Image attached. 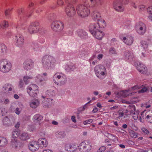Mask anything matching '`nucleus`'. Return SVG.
I'll return each mask as SVG.
<instances>
[{
    "label": "nucleus",
    "instance_id": "1",
    "mask_svg": "<svg viewBox=\"0 0 152 152\" xmlns=\"http://www.w3.org/2000/svg\"><path fill=\"white\" fill-rule=\"evenodd\" d=\"M84 1V5L80 4L77 7V13L82 18L88 16L90 14V11L88 7H96L101 5L103 0H82Z\"/></svg>",
    "mask_w": 152,
    "mask_h": 152
},
{
    "label": "nucleus",
    "instance_id": "2",
    "mask_svg": "<svg viewBox=\"0 0 152 152\" xmlns=\"http://www.w3.org/2000/svg\"><path fill=\"white\" fill-rule=\"evenodd\" d=\"M57 64L55 59L51 56L47 55L42 58V64L43 67L46 69H53Z\"/></svg>",
    "mask_w": 152,
    "mask_h": 152
},
{
    "label": "nucleus",
    "instance_id": "3",
    "mask_svg": "<svg viewBox=\"0 0 152 152\" xmlns=\"http://www.w3.org/2000/svg\"><path fill=\"white\" fill-rule=\"evenodd\" d=\"M53 80L54 83L58 85L62 86L67 82L66 76L61 73L56 72L53 76Z\"/></svg>",
    "mask_w": 152,
    "mask_h": 152
},
{
    "label": "nucleus",
    "instance_id": "4",
    "mask_svg": "<svg viewBox=\"0 0 152 152\" xmlns=\"http://www.w3.org/2000/svg\"><path fill=\"white\" fill-rule=\"evenodd\" d=\"M11 63L6 59L0 60V71L3 73L9 72L11 69Z\"/></svg>",
    "mask_w": 152,
    "mask_h": 152
},
{
    "label": "nucleus",
    "instance_id": "5",
    "mask_svg": "<svg viewBox=\"0 0 152 152\" xmlns=\"http://www.w3.org/2000/svg\"><path fill=\"white\" fill-rule=\"evenodd\" d=\"M39 23L37 21L31 23L28 28V31L30 34L36 33L38 32L40 33H44L45 30L44 28H39Z\"/></svg>",
    "mask_w": 152,
    "mask_h": 152
},
{
    "label": "nucleus",
    "instance_id": "6",
    "mask_svg": "<svg viewBox=\"0 0 152 152\" xmlns=\"http://www.w3.org/2000/svg\"><path fill=\"white\" fill-rule=\"evenodd\" d=\"M94 70L97 77L100 79H104L106 76V69L104 66L101 64L96 65Z\"/></svg>",
    "mask_w": 152,
    "mask_h": 152
},
{
    "label": "nucleus",
    "instance_id": "7",
    "mask_svg": "<svg viewBox=\"0 0 152 152\" xmlns=\"http://www.w3.org/2000/svg\"><path fill=\"white\" fill-rule=\"evenodd\" d=\"M88 28L90 32L94 38L99 40H102L104 34L101 29L97 27L96 28L93 26L92 27L89 26Z\"/></svg>",
    "mask_w": 152,
    "mask_h": 152
},
{
    "label": "nucleus",
    "instance_id": "8",
    "mask_svg": "<svg viewBox=\"0 0 152 152\" xmlns=\"http://www.w3.org/2000/svg\"><path fill=\"white\" fill-rule=\"evenodd\" d=\"M66 3H68L67 6L65 8V12L66 15L69 17H71L74 15L75 13V10L74 7L73 5L69 1H75V0H64Z\"/></svg>",
    "mask_w": 152,
    "mask_h": 152
},
{
    "label": "nucleus",
    "instance_id": "9",
    "mask_svg": "<svg viewBox=\"0 0 152 152\" xmlns=\"http://www.w3.org/2000/svg\"><path fill=\"white\" fill-rule=\"evenodd\" d=\"M78 148L80 152H88L91 150L92 146L89 141H85L80 143Z\"/></svg>",
    "mask_w": 152,
    "mask_h": 152
},
{
    "label": "nucleus",
    "instance_id": "10",
    "mask_svg": "<svg viewBox=\"0 0 152 152\" xmlns=\"http://www.w3.org/2000/svg\"><path fill=\"white\" fill-rule=\"evenodd\" d=\"M51 28L56 31H61L64 28L63 23L60 21L55 20L53 22L51 25Z\"/></svg>",
    "mask_w": 152,
    "mask_h": 152
},
{
    "label": "nucleus",
    "instance_id": "11",
    "mask_svg": "<svg viewBox=\"0 0 152 152\" xmlns=\"http://www.w3.org/2000/svg\"><path fill=\"white\" fill-rule=\"evenodd\" d=\"M135 29L138 34L142 35L146 31V26L144 23L142 22H138L136 25Z\"/></svg>",
    "mask_w": 152,
    "mask_h": 152
},
{
    "label": "nucleus",
    "instance_id": "12",
    "mask_svg": "<svg viewBox=\"0 0 152 152\" xmlns=\"http://www.w3.org/2000/svg\"><path fill=\"white\" fill-rule=\"evenodd\" d=\"M23 67L27 71L33 69L34 66V63L33 60L30 59H26L23 63Z\"/></svg>",
    "mask_w": 152,
    "mask_h": 152
},
{
    "label": "nucleus",
    "instance_id": "13",
    "mask_svg": "<svg viewBox=\"0 0 152 152\" xmlns=\"http://www.w3.org/2000/svg\"><path fill=\"white\" fill-rule=\"evenodd\" d=\"M15 45L18 47H21L24 44V39L23 36L21 34H16L14 38Z\"/></svg>",
    "mask_w": 152,
    "mask_h": 152
},
{
    "label": "nucleus",
    "instance_id": "14",
    "mask_svg": "<svg viewBox=\"0 0 152 152\" xmlns=\"http://www.w3.org/2000/svg\"><path fill=\"white\" fill-rule=\"evenodd\" d=\"M97 21H98L97 23H91L89 26L92 27L93 26L96 28H97V27L99 29H100L106 27V23L104 19L101 18Z\"/></svg>",
    "mask_w": 152,
    "mask_h": 152
},
{
    "label": "nucleus",
    "instance_id": "15",
    "mask_svg": "<svg viewBox=\"0 0 152 152\" xmlns=\"http://www.w3.org/2000/svg\"><path fill=\"white\" fill-rule=\"evenodd\" d=\"M113 6L114 9L117 12H121L124 10V6L119 1H114L113 3Z\"/></svg>",
    "mask_w": 152,
    "mask_h": 152
},
{
    "label": "nucleus",
    "instance_id": "16",
    "mask_svg": "<svg viewBox=\"0 0 152 152\" xmlns=\"http://www.w3.org/2000/svg\"><path fill=\"white\" fill-rule=\"evenodd\" d=\"M124 43L128 45H131L134 41L133 37L131 35H128L126 37H121Z\"/></svg>",
    "mask_w": 152,
    "mask_h": 152
},
{
    "label": "nucleus",
    "instance_id": "17",
    "mask_svg": "<svg viewBox=\"0 0 152 152\" xmlns=\"http://www.w3.org/2000/svg\"><path fill=\"white\" fill-rule=\"evenodd\" d=\"M124 56L126 60H128L130 61L134 59V56L133 52L128 50L124 52Z\"/></svg>",
    "mask_w": 152,
    "mask_h": 152
},
{
    "label": "nucleus",
    "instance_id": "18",
    "mask_svg": "<svg viewBox=\"0 0 152 152\" xmlns=\"http://www.w3.org/2000/svg\"><path fill=\"white\" fill-rule=\"evenodd\" d=\"M39 147L41 148H44L46 147L48 145V142L47 140L45 138L39 139L37 142Z\"/></svg>",
    "mask_w": 152,
    "mask_h": 152
},
{
    "label": "nucleus",
    "instance_id": "19",
    "mask_svg": "<svg viewBox=\"0 0 152 152\" xmlns=\"http://www.w3.org/2000/svg\"><path fill=\"white\" fill-rule=\"evenodd\" d=\"M12 146L16 149H19L21 147L22 144L18 140L16 139H12L11 140Z\"/></svg>",
    "mask_w": 152,
    "mask_h": 152
},
{
    "label": "nucleus",
    "instance_id": "20",
    "mask_svg": "<svg viewBox=\"0 0 152 152\" xmlns=\"http://www.w3.org/2000/svg\"><path fill=\"white\" fill-rule=\"evenodd\" d=\"M54 88L52 87L51 88L48 90L45 93L46 96H42V97L43 99L45 98L51 97L54 96L56 94V92L54 90Z\"/></svg>",
    "mask_w": 152,
    "mask_h": 152
},
{
    "label": "nucleus",
    "instance_id": "21",
    "mask_svg": "<svg viewBox=\"0 0 152 152\" xmlns=\"http://www.w3.org/2000/svg\"><path fill=\"white\" fill-rule=\"evenodd\" d=\"M92 19L95 21H96L101 18L100 12L97 10L94 11L91 14Z\"/></svg>",
    "mask_w": 152,
    "mask_h": 152
},
{
    "label": "nucleus",
    "instance_id": "22",
    "mask_svg": "<svg viewBox=\"0 0 152 152\" xmlns=\"http://www.w3.org/2000/svg\"><path fill=\"white\" fill-rule=\"evenodd\" d=\"M39 101L38 99H34L29 102V105L31 107L35 109L39 106Z\"/></svg>",
    "mask_w": 152,
    "mask_h": 152
},
{
    "label": "nucleus",
    "instance_id": "23",
    "mask_svg": "<svg viewBox=\"0 0 152 152\" xmlns=\"http://www.w3.org/2000/svg\"><path fill=\"white\" fill-rule=\"evenodd\" d=\"M138 71L142 74H145L147 72V69L146 67L142 63H140L139 65L137 67Z\"/></svg>",
    "mask_w": 152,
    "mask_h": 152
},
{
    "label": "nucleus",
    "instance_id": "24",
    "mask_svg": "<svg viewBox=\"0 0 152 152\" xmlns=\"http://www.w3.org/2000/svg\"><path fill=\"white\" fill-rule=\"evenodd\" d=\"M131 108L133 109V110H131L130 111V113H133V118L135 120H139V116H138V112L136 111V109L135 106L134 105H132L131 107Z\"/></svg>",
    "mask_w": 152,
    "mask_h": 152
},
{
    "label": "nucleus",
    "instance_id": "25",
    "mask_svg": "<svg viewBox=\"0 0 152 152\" xmlns=\"http://www.w3.org/2000/svg\"><path fill=\"white\" fill-rule=\"evenodd\" d=\"M12 85L10 83H6L3 86L2 90L4 92L11 91L13 88Z\"/></svg>",
    "mask_w": 152,
    "mask_h": 152
},
{
    "label": "nucleus",
    "instance_id": "26",
    "mask_svg": "<svg viewBox=\"0 0 152 152\" xmlns=\"http://www.w3.org/2000/svg\"><path fill=\"white\" fill-rule=\"evenodd\" d=\"M28 147L30 150L32 151H34L37 150L39 147L37 142H32L29 144Z\"/></svg>",
    "mask_w": 152,
    "mask_h": 152
},
{
    "label": "nucleus",
    "instance_id": "27",
    "mask_svg": "<svg viewBox=\"0 0 152 152\" xmlns=\"http://www.w3.org/2000/svg\"><path fill=\"white\" fill-rule=\"evenodd\" d=\"M65 148L67 151H69L70 152H74L76 150L75 144L66 145Z\"/></svg>",
    "mask_w": 152,
    "mask_h": 152
},
{
    "label": "nucleus",
    "instance_id": "28",
    "mask_svg": "<svg viewBox=\"0 0 152 152\" xmlns=\"http://www.w3.org/2000/svg\"><path fill=\"white\" fill-rule=\"evenodd\" d=\"M35 80L36 82L37 83L42 85L43 84L42 83H43L44 81L45 80V79L41 75H38L35 78Z\"/></svg>",
    "mask_w": 152,
    "mask_h": 152
},
{
    "label": "nucleus",
    "instance_id": "29",
    "mask_svg": "<svg viewBox=\"0 0 152 152\" xmlns=\"http://www.w3.org/2000/svg\"><path fill=\"white\" fill-rule=\"evenodd\" d=\"M33 79V77L31 76L26 75L23 77V80L25 84L26 85L28 84L31 80Z\"/></svg>",
    "mask_w": 152,
    "mask_h": 152
},
{
    "label": "nucleus",
    "instance_id": "30",
    "mask_svg": "<svg viewBox=\"0 0 152 152\" xmlns=\"http://www.w3.org/2000/svg\"><path fill=\"white\" fill-rule=\"evenodd\" d=\"M78 36L81 38H86L87 37V33L82 29H79L77 31Z\"/></svg>",
    "mask_w": 152,
    "mask_h": 152
},
{
    "label": "nucleus",
    "instance_id": "31",
    "mask_svg": "<svg viewBox=\"0 0 152 152\" xmlns=\"http://www.w3.org/2000/svg\"><path fill=\"white\" fill-rule=\"evenodd\" d=\"M141 45L142 47L145 51L147 50L149 44V41L148 40H142L141 41Z\"/></svg>",
    "mask_w": 152,
    "mask_h": 152
},
{
    "label": "nucleus",
    "instance_id": "32",
    "mask_svg": "<svg viewBox=\"0 0 152 152\" xmlns=\"http://www.w3.org/2000/svg\"><path fill=\"white\" fill-rule=\"evenodd\" d=\"M8 141L6 138L0 137V147H4L6 145Z\"/></svg>",
    "mask_w": 152,
    "mask_h": 152
},
{
    "label": "nucleus",
    "instance_id": "33",
    "mask_svg": "<svg viewBox=\"0 0 152 152\" xmlns=\"http://www.w3.org/2000/svg\"><path fill=\"white\" fill-rule=\"evenodd\" d=\"M65 68L67 71H72L75 69V66L72 63L69 62L66 65Z\"/></svg>",
    "mask_w": 152,
    "mask_h": 152
},
{
    "label": "nucleus",
    "instance_id": "34",
    "mask_svg": "<svg viewBox=\"0 0 152 152\" xmlns=\"http://www.w3.org/2000/svg\"><path fill=\"white\" fill-rule=\"evenodd\" d=\"M7 48L5 45L0 43V55H3L7 51Z\"/></svg>",
    "mask_w": 152,
    "mask_h": 152
},
{
    "label": "nucleus",
    "instance_id": "35",
    "mask_svg": "<svg viewBox=\"0 0 152 152\" xmlns=\"http://www.w3.org/2000/svg\"><path fill=\"white\" fill-rule=\"evenodd\" d=\"M42 116L39 114L35 115L33 118V120L35 122H40L42 120Z\"/></svg>",
    "mask_w": 152,
    "mask_h": 152
},
{
    "label": "nucleus",
    "instance_id": "36",
    "mask_svg": "<svg viewBox=\"0 0 152 152\" xmlns=\"http://www.w3.org/2000/svg\"><path fill=\"white\" fill-rule=\"evenodd\" d=\"M27 88L29 89V90H32L37 93H39V89L38 87L36 84H32L30 86H28Z\"/></svg>",
    "mask_w": 152,
    "mask_h": 152
},
{
    "label": "nucleus",
    "instance_id": "37",
    "mask_svg": "<svg viewBox=\"0 0 152 152\" xmlns=\"http://www.w3.org/2000/svg\"><path fill=\"white\" fill-rule=\"evenodd\" d=\"M147 12L148 14V19L152 22V6H149L147 8Z\"/></svg>",
    "mask_w": 152,
    "mask_h": 152
},
{
    "label": "nucleus",
    "instance_id": "38",
    "mask_svg": "<svg viewBox=\"0 0 152 152\" xmlns=\"http://www.w3.org/2000/svg\"><path fill=\"white\" fill-rule=\"evenodd\" d=\"M106 135L108 137L109 139L111 140L114 142H116L117 141V137L113 135L107 133L106 134Z\"/></svg>",
    "mask_w": 152,
    "mask_h": 152
},
{
    "label": "nucleus",
    "instance_id": "39",
    "mask_svg": "<svg viewBox=\"0 0 152 152\" xmlns=\"http://www.w3.org/2000/svg\"><path fill=\"white\" fill-rule=\"evenodd\" d=\"M55 135L57 138H61L65 136V134L64 131H58L56 132Z\"/></svg>",
    "mask_w": 152,
    "mask_h": 152
},
{
    "label": "nucleus",
    "instance_id": "40",
    "mask_svg": "<svg viewBox=\"0 0 152 152\" xmlns=\"http://www.w3.org/2000/svg\"><path fill=\"white\" fill-rule=\"evenodd\" d=\"M29 138L28 134L25 132L23 133L20 136V139L23 141L26 140Z\"/></svg>",
    "mask_w": 152,
    "mask_h": 152
},
{
    "label": "nucleus",
    "instance_id": "41",
    "mask_svg": "<svg viewBox=\"0 0 152 152\" xmlns=\"http://www.w3.org/2000/svg\"><path fill=\"white\" fill-rule=\"evenodd\" d=\"M27 93L29 95L32 97H35L38 93L34 91L33 90H29V89L27 88Z\"/></svg>",
    "mask_w": 152,
    "mask_h": 152
},
{
    "label": "nucleus",
    "instance_id": "42",
    "mask_svg": "<svg viewBox=\"0 0 152 152\" xmlns=\"http://www.w3.org/2000/svg\"><path fill=\"white\" fill-rule=\"evenodd\" d=\"M145 116L146 120L150 123H152V112L148 114H147V113H145Z\"/></svg>",
    "mask_w": 152,
    "mask_h": 152
},
{
    "label": "nucleus",
    "instance_id": "43",
    "mask_svg": "<svg viewBox=\"0 0 152 152\" xmlns=\"http://www.w3.org/2000/svg\"><path fill=\"white\" fill-rule=\"evenodd\" d=\"M20 134V131L18 130H15L12 132V137L17 138L18 137Z\"/></svg>",
    "mask_w": 152,
    "mask_h": 152
},
{
    "label": "nucleus",
    "instance_id": "44",
    "mask_svg": "<svg viewBox=\"0 0 152 152\" xmlns=\"http://www.w3.org/2000/svg\"><path fill=\"white\" fill-rule=\"evenodd\" d=\"M19 19L20 18L21 16L24 14V10L23 8L19 9L17 11Z\"/></svg>",
    "mask_w": 152,
    "mask_h": 152
},
{
    "label": "nucleus",
    "instance_id": "45",
    "mask_svg": "<svg viewBox=\"0 0 152 152\" xmlns=\"http://www.w3.org/2000/svg\"><path fill=\"white\" fill-rule=\"evenodd\" d=\"M31 49L34 51H37L39 49L38 44L36 42H32L31 45Z\"/></svg>",
    "mask_w": 152,
    "mask_h": 152
},
{
    "label": "nucleus",
    "instance_id": "46",
    "mask_svg": "<svg viewBox=\"0 0 152 152\" xmlns=\"http://www.w3.org/2000/svg\"><path fill=\"white\" fill-rule=\"evenodd\" d=\"M45 98V99L42 102L43 105L45 107H50V105L51 104V103H48L49 101H48V100L49 98H48V97Z\"/></svg>",
    "mask_w": 152,
    "mask_h": 152
},
{
    "label": "nucleus",
    "instance_id": "47",
    "mask_svg": "<svg viewBox=\"0 0 152 152\" xmlns=\"http://www.w3.org/2000/svg\"><path fill=\"white\" fill-rule=\"evenodd\" d=\"M3 122L4 125L8 126L10 124V120L8 117H6L4 118Z\"/></svg>",
    "mask_w": 152,
    "mask_h": 152
},
{
    "label": "nucleus",
    "instance_id": "48",
    "mask_svg": "<svg viewBox=\"0 0 152 152\" xmlns=\"http://www.w3.org/2000/svg\"><path fill=\"white\" fill-rule=\"evenodd\" d=\"M121 94L123 97H127L130 94V91L129 90L123 91L121 92Z\"/></svg>",
    "mask_w": 152,
    "mask_h": 152
},
{
    "label": "nucleus",
    "instance_id": "49",
    "mask_svg": "<svg viewBox=\"0 0 152 152\" xmlns=\"http://www.w3.org/2000/svg\"><path fill=\"white\" fill-rule=\"evenodd\" d=\"M9 26L8 23L7 21L4 20L1 23L0 26L3 28H5L8 27Z\"/></svg>",
    "mask_w": 152,
    "mask_h": 152
},
{
    "label": "nucleus",
    "instance_id": "50",
    "mask_svg": "<svg viewBox=\"0 0 152 152\" xmlns=\"http://www.w3.org/2000/svg\"><path fill=\"white\" fill-rule=\"evenodd\" d=\"M129 133L131 137L133 138H135L137 137V133L133 130L130 131Z\"/></svg>",
    "mask_w": 152,
    "mask_h": 152
},
{
    "label": "nucleus",
    "instance_id": "51",
    "mask_svg": "<svg viewBox=\"0 0 152 152\" xmlns=\"http://www.w3.org/2000/svg\"><path fill=\"white\" fill-rule=\"evenodd\" d=\"M109 52L110 54L112 55H116L117 54L115 49L113 48H111L109 49Z\"/></svg>",
    "mask_w": 152,
    "mask_h": 152
},
{
    "label": "nucleus",
    "instance_id": "52",
    "mask_svg": "<svg viewBox=\"0 0 152 152\" xmlns=\"http://www.w3.org/2000/svg\"><path fill=\"white\" fill-rule=\"evenodd\" d=\"M145 111L141 113V116H140L139 120L140 122L143 123L144 121V116H145Z\"/></svg>",
    "mask_w": 152,
    "mask_h": 152
},
{
    "label": "nucleus",
    "instance_id": "53",
    "mask_svg": "<svg viewBox=\"0 0 152 152\" xmlns=\"http://www.w3.org/2000/svg\"><path fill=\"white\" fill-rule=\"evenodd\" d=\"M12 9H8L6 10L5 11L4 14L7 17V16H9L11 14V11Z\"/></svg>",
    "mask_w": 152,
    "mask_h": 152
},
{
    "label": "nucleus",
    "instance_id": "54",
    "mask_svg": "<svg viewBox=\"0 0 152 152\" xmlns=\"http://www.w3.org/2000/svg\"><path fill=\"white\" fill-rule=\"evenodd\" d=\"M93 121V120L92 119H90L83 121V123L84 125H86L92 123Z\"/></svg>",
    "mask_w": 152,
    "mask_h": 152
},
{
    "label": "nucleus",
    "instance_id": "55",
    "mask_svg": "<svg viewBox=\"0 0 152 152\" xmlns=\"http://www.w3.org/2000/svg\"><path fill=\"white\" fill-rule=\"evenodd\" d=\"M35 127L34 125H31L29 126L28 130L30 132L33 131L35 129Z\"/></svg>",
    "mask_w": 152,
    "mask_h": 152
},
{
    "label": "nucleus",
    "instance_id": "56",
    "mask_svg": "<svg viewBox=\"0 0 152 152\" xmlns=\"http://www.w3.org/2000/svg\"><path fill=\"white\" fill-rule=\"evenodd\" d=\"M24 84L23 80L20 79L19 82L18 86L20 88H22L24 86Z\"/></svg>",
    "mask_w": 152,
    "mask_h": 152
},
{
    "label": "nucleus",
    "instance_id": "57",
    "mask_svg": "<svg viewBox=\"0 0 152 152\" xmlns=\"http://www.w3.org/2000/svg\"><path fill=\"white\" fill-rule=\"evenodd\" d=\"M141 130L145 134H148L149 133V132L148 130L145 128L143 127L142 128Z\"/></svg>",
    "mask_w": 152,
    "mask_h": 152
},
{
    "label": "nucleus",
    "instance_id": "58",
    "mask_svg": "<svg viewBox=\"0 0 152 152\" xmlns=\"http://www.w3.org/2000/svg\"><path fill=\"white\" fill-rule=\"evenodd\" d=\"M118 117L119 119L122 117L124 115V113L122 110L118 111Z\"/></svg>",
    "mask_w": 152,
    "mask_h": 152
},
{
    "label": "nucleus",
    "instance_id": "59",
    "mask_svg": "<svg viewBox=\"0 0 152 152\" xmlns=\"http://www.w3.org/2000/svg\"><path fill=\"white\" fill-rule=\"evenodd\" d=\"M147 88L145 87H143L141 89L138 91V93H144L148 91Z\"/></svg>",
    "mask_w": 152,
    "mask_h": 152
},
{
    "label": "nucleus",
    "instance_id": "60",
    "mask_svg": "<svg viewBox=\"0 0 152 152\" xmlns=\"http://www.w3.org/2000/svg\"><path fill=\"white\" fill-rule=\"evenodd\" d=\"M106 149V148L104 146H102L100 147L98 150L97 152H103Z\"/></svg>",
    "mask_w": 152,
    "mask_h": 152
},
{
    "label": "nucleus",
    "instance_id": "61",
    "mask_svg": "<svg viewBox=\"0 0 152 152\" xmlns=\"http://www.w3.org/2000/svg\"><path fill=\"white\" fill-rule=\"evenodd\" d=\"M48 101H49L48 103H51V104L50 105V107H51L52 105H53L54 101L53 99L49 98Z\"/></svg>",
    "mask_w": 152,
    "mask_h": 152
},
{
    "label": "nucleus",
    "instance_id": "62",
    "mask_svg": "<svg viewBox=\"0 0 152 152\" xmlns=\"http://www.w3.org/2000/svg\"><path fill=\"white\" fill-rule=\"evenodd\" d=\"M120 2L122 4H126L129 2V0H120Z\"/></svg>",
    "mask_w": 152,
    "mask_h": 152
},
{
    "label": "nucleus",
    "instance_id": "63",
    "mask_svg": "<svg viewBox=\"0 0 152 152\" xmlns=\"http://www.w3.org/2000/svg\"><path fill=\"white\" fill-rule=\"evenodd\" d=\"M139 2H133L132 3V5L134 8H137V6H138Z\"/></svg>",
    "mask_w": 152,
    "mask_h": 152
},
{
    "label": "nucleus",
    "instance_id": "64",
    "mask_svg": "<svg viewBox=\"0 0 152 152\" xmlns=\"http://www.w3.org/2000/svg\"><path fill=\"white\" fill-rule=\"evenodd\" d=\"M30 116H29L26 115L23 117V121H28L29 120Z\"/></svg>",
    "mask_w": 152,
    "mask_h": 152
}]
</instances>
